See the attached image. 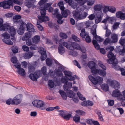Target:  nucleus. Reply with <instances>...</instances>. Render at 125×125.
<instances>
[{
    "label": "nucleus",
    "mask_w": 125,
    "mask_h": 125,
    "mask_svg": "<svg viewBox=\"0 0 125 125\" xmlns=\"http://www.w3.org/2000/svg\"><path fill=\"white\" fill-rule=\"evenodd\" d=\"M2 36L4 38L2 39V40L4 41L5 39H9L10 35L7 32H5L2 34Z\"/></svg>",
    "instance_id": "obj_31"
},
{
    "label": "nucleus",
    "mask_w": 125,
    "mask_h": 125,
    "mask_svg": "<svg viewBox=\"0 0 125 125\" xmlns=\"http://www.w3.org/2000/svg\"><path fill=\"white\" fill-rule=\"evenodd\" d=\"M89 78L93 84L96 85L98 83L101 84L103 83V78L100 76H97L94 77L91 75L89 76Z\"/></svg>",
    "instance_id": "obj_3"
},
{
    "label": "nucleus",
    "mask_w": 125,
    "mask_h": 125,
    "mask_svg": "<svg viewBox=\"0 0 125 125\" xmlns=\"http://www.w3.org/2000/svg\"><path fill=\"white\" fill-rule=\"evenodd\" d=\"M102 89L105 92L108 91L109 89L108 85L106 83H104L101 86Z\"/></svg>",
    "instance_id": "obj_23"
},
{
    "label": "nucleus",
    "mask_w": 125,
    "mask_h": 125,
    "mask_svg": "<svg viewBox=\"0 0 125 125\" xmlns=\"http://www.w3.org/2000/svg\"><path fill=\"white\" fill-rule=\"evenodd\" d=\"M94 38H95V40L97 41L98 42H101L104 40V39L103 38H101L100 36L97 35V36H95Z\"/></svg>",
    "instance_id": "obj_38"
},
{
    "label": "nucleus",
    "mask_w": 125,
    "mask_h": 125,
    "mask_svg": "<svg viewBox=\"0 0 125 125\" xmlns=\"http://www.w3.org/2000/svg\"><path fill=\"white\" fill-rule=\"evenodd\" d=\"M92 43L94 47L97 50H100V52L103 54H105L106 53L105 50L103 48H100V46L98 43L97 41L94 39L92 40Z\"/></svg>",
    "instance_id": "obj_6"
},
{
    "label": "nucleus",
    "mask_w": 125,
    "mask_h": 125,
    "mask_svg": "<svg viewBox=\"0 0 125 125\" xmlns=\"http://www.w3.org/2000/svg\"><path fill=\"white\" fill-rule=\"evenodd\" d=\"M11 61L13 63H17V60L16 56H13L11 59Z\"/></svg>",
    "instance_id": "obj_47"
},
{
    "label": "nucleus",
    "mask_w": 125,
    "mask_h": 125,
    "mask_svg": "<svg viewBox=\"0 0 125 125\" xmlns=\"http://www.w3.org/2000/svg\"><path fill=\"white\" fill-rule=\"evenodd\" d=\"M73 15L74 18L76 20H81V14L80 11H73Z\"/></svg>",
    "instance_id": "obj_14"
},
{
    "label": "nucleus",
    "mask_w": 125,
    "mask_h": 125,
    "mask_svg": "<svg viewBox=\"0 0 125 125\" xmlns=\"http://www.w3.org/2000/svg\"><path fill=\"white\" fill-rule=\"evenodd\" d=\"M72 84L71 82L65 84L63 85V88L65 91H67L70 90V89L72 88Z\"/></svg>",
    "instance_id": "obj_16"
},
{
    "label": "nucleus",
    "mask_w": 125,
    "mask_h": 125,
    "mask_svg": "<svg viewBox=\"0 0 125 125\" xmlns=\"http://www.w3.org/2000/svg\"><path fill=\"white\" fill-rule=\"evenodd\" d=\"M75 113L76 115L84 116L85 115V113L84 111L81 110H77L76 111Z\"/></svg>",
    "instance_id": "obj_24"
},
{
    "label": "nucleus",
    "mask_w": 125,
    "mask_h": 125,
    "mask_svg": "<svg viewBox=\"0 0 125 125\" xmlns=\"http://www.w3.org/2000/svg\"><path fill=\"white\" fill-rule=\"evenodd\" d=\"M31 73L29 75V77L33 81H37L40 76L41 72L40 70H38L35 72L34 73Z\"/></svg>",
    "instance_id": "obj_5"
},
{
    "label": "nucleus",
    "mask_w": 125,
    "mask_h": 125,
    "mask_svg": "<svg viewBox=\"0 0 125 125\" xmlns=\"http://www.w3.org/2000/svg\"><path fill=\"white\" fill-rule=\"evenodd\" d=\"M93 121L92 119H87L85 120V121L87 123L90 125H92L93 124Z\"/></svg>",
    "instance_id": "obj_55"
},
{
    "label": "nucleus",
    "mask_w": 125,
    "mask_h": 125,
    "mask_svg": "<svg viewBox=\"0 0 125 125\" xmlns=\"http://www.w3.org/2000/svg\"><path fill=\"white\" fill-rule=\"evenodd\" d=\"M96 66V64L93 61H90L88 64V66L90 69L95 67Z\"/></svg>",
    "instance_id": "obj_28"
},
{
    "label": "nucleus",
    "mask_w": 125,
    "mask_h": 125,
    "mask_svg": "<svg viewBox=\"0 0 125 125\" xmlns=\"http://www.w3.org/2000/svg\"><path fill=\"white\" fill-rule=\"evenodd\" d=\"M116 16L117 18H120L121 19H125V13H123L122 11H119L116 13Z\"/></svg>",
    "instance_id": "obj_17"
},
{
    "label": "nucleus",
    "mask_w": 125,
    "mask_h": 125,
    "mask_svg": "<svg viewBox=\"0 0 125 125\" xmlns=\"http://www.w3.org/2000/svg\"><path fill=\"white\" fill-rule=\"evenodd\" d=\"M64 73L65 76L70 77L71 76L72 73L70 71L65 70L63 72Z\"/></svg>",
    "instance_id": "obj_49"
},
{
    "label": "nucleus",
    "mask_w": 125,
    "mask_h": 125,
    "mask_svg": "<svg viewBox=\"0 0 125 125\" xmlns=\"http://www.w3.org/2000/svg\"><path fill=\"white\" fill-rule=\"evenodd\" d=\"M6 104L8 105H10V104H13V99L11 98H9L7 99L6 101Z\"/></svg>",
    "instance_id": "obj_60"
},
{
    "label": "nucleus",
    "mask_w": 125,
    "mask_h": 125,
    "mask_svg": "<svg viewBox=\"0 0 125 125\" xmlns=\"http://www.w3.org/2000/svg\"><path fill=\"white\" fill-rule=\"evenodd\" d=\"M40 13L42 17L44 16L46 13V9L44 7H40Z\"/></svg>",
    "instance_id": "obj_30"
},
{
    "label": "nucleus",
    "mask_w": 125,
    "mask_h": 125,
    "mask_svg": "<svg viewBox=\"0 0 125 125\" xmlns=\"http://www.w3.org/2000/svg\"><path fill=\"white\" fill-rule=\"evenodd\" d=\"M99 74L102 76H105L106 74V72L105 70L102 69H99L98 71Z\"/></svg>",
    "instance_id": "obj_29"
},
{
    "label": "nucleus",
    "mask_w": 125,
    "mask_h": 125,
    "mask_svg": "<svg viewBox=\"0 0 125 125\" xmlns=\"http://www.w3.org/2000/svg\"><path fill=\"white\" fill-rule=\"evenodd\" d=\"M72 38L73 40L75 42L78 41H79V39L75 35L72 34Z\"/></svg>",
    "instance_id": "obj_59"
},
{
    "label": "nucleus",
    "mask_w": 125,
    "mask_h": 125,
    "mask_svg": "<svg viewBox=\"0 0 125 125\" xmlns=\"http://www.w3.org/2000/svg\"><path fill=\"white\" fill-rule=\"evenodd\" d=\"M59 35L61 38L63 39H66L68 37L66 34L62 32H60Z\"/></svg>",
    "instance_id": "obj_43"
},
{
    "label": "nucleus",
    "mask_w": 125,
    "mask_h": 125,
    "mask_svg": "<svg viewBox=\"0 0 125 125\" xmlns=\"http://www.w3.org/2000/svg\"><path fill=\"white\" fill-rule=\"evenodd\" d=\"M5 40H2V41L6 44L9 45H12L13 44V42L11 41L10 40L8 39H5Z\"/></svg>",
    "instance_id": "obj_42"
},
{
    "label": "nucleus",
    "mask_w": 125,
    "mask_h": 125,
    "mask_svg": "<svg viewBox=\"0 0 125 125\" xmlns=\"http://www.w3.org/2000/svg\"><path fill=\"white\" fill-rule=\"evenodd\" d=\"M25 26H26L27 30L29 32L31 33L34 31L35 30L33 28V26L30 23H28L27 24H26L24 26L25 27Z\"/></svg>",
    "instance_id": "obj_10"
},
{
    "label": "nucleus",
    "mask_w": 125,
    "mask_h": 125,
    "mask_svg": "<svg viewBox=\"0 0 125 125\" xmlns=\"http://www.w3.org/2000/svg\"><path fill=\"white\" fill-rule=\"evenodd\" d=\"M46 62L47 65L49 66H51L52 63V60L49 58H48L46 59Z\"/></svg>",
    "instance_id": "obj_36"
},
{
    "label": "nucleus",
    "mask_w": 125,
    "mask_h": 125,
    "mask_svg": "<svg viewBox=\"0 0 125 125\" xmlns=\"http://www.w3.org/2000/svg\"><path fill=\"white\" fill-rule=\"evenodd\" d=\"M108 63L112 64V67L114 68L115 67L117 66V63L115 62V60H111V61H109V62H107Z\"/></svg>",
    "instance_id": "obj_44"
},
{
    "label": "nucleus",
    "mask_w": 125,
    "mask_h": 125,
    "mask_svg": "<svg viewBox=\"0 0 125 125\" xmlns=\"http://www.w3.org/2000/svg\"><path fill=\"white\" fill-rule=\"evenodd\" d=\"M118 89H116L114 90L112 93V96L114 97H116L119 96L120 93Z\"/></svg>",
    "instance_id": "obj_19"
},
{
    "label": "nucleus",
    "mask_w": 125,
    "mask_h": 125,
    "mask_svg": "<svg viewBox=\"0 0 125 125\" xmlns=\"http://www.w3.org/2000/svg\"><path fill=\"white\" fill-rule=\"evenodd\" d=\"M73 62L74 65L77 66L80 69L81 68V67L80 64L77 60H75L73 61Z\"/></svg>",
    "instance_id": "obj_61"
},
{
    "label": "nucleus",
    "mask_w": 125,
    "mask_h": 125,
    "mask_svg": "<svg viewBox=\"0 0 125 125\" xmlns=\"http://www.w3.org/2000/svg\"><path fill=\"white\" fill-rule=\"evenodd\" d=\"M102 5L100 4H97L94 6V9L96 11H99L101 10L102 8Z\"/></svg>",
    "instance_id": "obj_33"
},
{
    "label": "nucleus",
    "mask_w": 125,
    "mask_h": 125,
    "mask_svg": "<svg viewBox=\"0 0 125 125\" xmlns=\"http://www.w3.org/2000/svg\"><path fill=\"white\" fill-rule=\"evenodd\" d=\"M22 95L21 94H19L15 96L13 99V104L18 105L20 104L22 100Z\"/></svg>",
    "instance_id": "obj_7"
},
{
    "label": "nucleus",
    "mask_w": 125,
    "mask_h": 125,
    "mask_svg": "<svg viewBox=\"0 0 125 125\" xmlns=\"http://www.w3.org/2000/svg\"><path fill=\"white\" fill-rule=\"evenodd\" d=\"M71 114H69L67 115H64L63 118L67 120H69L70 118L71 117Z\"/></svg>",
    "instance_id": "obj_64"
},
{
    "label": "nucleus",
    "mask_w": 125,
    "mask_h": 125,
    "mask_svg": "<svg viewBox=\"0 0 125 125\" xmlns=\"http://www.w3.org/2000/svg\"><path fill=\"white\" fill-rule=\"evenodd\" d=\"M108 104L109 106H112L114 104V101L113 100L109 99L107 100Z\"/></svg>",
    "instance_id": "obj_51"
},
{
    "label": "nucleus",
    "mask_w": 125,
    "mask_h": 125,
    "mask_svg": "<svg viewBox=\"0 0 125 125\" xmlns=\"http://www.w3.org/2000/svg\"><path fill=\"white\" fill-rule=\"evenodd\" d=\"M110 85L111 87L115 89H119L120 87V83L116 80H112L109 81Z\"/></svg>",
    "instance_id": "obj_8"
},
{
    "label": "nucleus",
    "mask_w": 125,
    "mask_h": 125,
    "mask_svg": "<svg viewBox=\"0 0 125 125\" xmlns=\"http://www.w3.org/2000/svg\"><path fill=\"white\" fill-rule=\"evenodd\" d=\"M62 44H59V46L58 48V52L61 55H62L64 53L65 51V49L63 46V43Z\"/></svg>",
    "instance_id": "obj_11"
},
{
    "label": "nucleus",
    "mask_w": 125,
    "mask_h": 125,
    "mask_svg": "<svg viewBox=\"0 0 125 125\" xmlns=\"http://www.w3.org/2000/svg\"><path fill=\"white\" fill-rule=\"evenodd\" d=\"M113 68H114L116 71H120L121 72L124 70V69L123 68L120 67V66H118L117 65Z\"/></svg>",
    "instance_id": "obj_53"
},
{
    "label": "nucleus",
    "mask_w": 125,
    "mask_h": 125,
    "mask_svg": "<svg viewBox=\"0 0 125 125\" xmlns=\"http://www.w3.org/2000/svg\"><path fill=\"white\" fill-rule=\"evenodd\" d=\"M11 50L13 53H17L18 51V47L16 46H13Z\"/></svg>",
    "instance_id": "obj_41"
},
{
    "label": "nucleus",
    "mask_w": 125,
    "mask_h": 125,
    "mask_svg": "<svg viewBox=\"0 0 125 125\" xmlns=\"http://www.w3.org/2000/svg\"><path fill=\"white\" fill-rule=\"evenodd\" d=\"M35 2V0H27L25 1L24 4L28 8H30L32 7Z\"/></svg>",
    "instance_id": "obj_12"
},
{
    "label": "nucleus",
    "mask_w": 125,
    "mask_h": 125,
    "mask_svg": "<svg viewBox=\"0 0 125 125\" xmlns=\"http://www.w3.org/2000/svg\"><path fill=\"white\" fill-rule=\"evenodd\" d=\"M38 51L41 55L46 53V52L45 49L42 47H40L38 48Z\"/></svg>",
    "instance_id": "obj_34"
},
{
    "label": "nucleus",
    "mask_w": 125,
    "mask_h": 125,
    "mask_svg": "<svg viewBox=\"0 0 125 125\" xmlns=\"http://www.w3.org/2000/svg\"><path fill=\"white\" fill-rule=\"evenodd\" d=\"M48 85L51 88H53L54 86V84L53 81L51 80H49L48 82Z\"/></svg>",
    "instance_id": "obj_46"
},
{
    "label": "nucleus",
    "mask_w": 125,
    "mask_h": 125,
    "mask_svg": "<svg viewBox=\"0 0 125 125\" xmlns=\"http://www.w3.org/2000/svg\"><path fill=\"white\" fill-rule=\"evenodd\" d=\"M108 57L109 58L107 59V62H109V61L111 60H115V56L114 55L112 52H109L107 54Z\"/></svg>",
    "instance_id": "obj_13"
},
{
    "label": "nucleus",
    "mask_w": 125,
    "mask_h": 125,
    "mask_svg": "<svg viewBox=\"0 0 125 125\" xmlns=\"http://www.w3.org/2000/svg\"><path fill=\"white\" fill-rule=\"evenodd\" d=\"M13 21L14 24H18L20 26L23 23H24L25 25L26 24V23L23 22L22 20L21 19L18 20H14Z\"/></svg>",
    "instance_id": "obj_37"
},
{
    "label": "nucleus",
    "mask_w": 125,
    "mask_h": 125,
    "mask_svg": "<svg viewBox=\"0 0 125 125\" xmlns=\"http://www.w3.org/2000/svg\"><path fill=\"white\" fill-rule=\"evenodd\" d=\"M29 72L30 73H34L35 71V67L33 65H31L28 67Z\"/></svg>",
    "instance_id": "obj_35"
},
{
    "label": "nucleus",
    "mask_w": 125,
    "mask_h": 125,
    "mask_svg": "<svg viewBox=\"0 0 125 125\" xmlns=\"http://www.w3.org/2000/svg\"><path fill=\"white\" fill-rule=\"evenodd\" d=\"M119 43L122 46H124L125 44V39H122L121 37L119 40Z\"/></svg>",
    "instance_id": "obj_54"
},
{
    "label": "nucleus",
    "mask_w": 125,
    "mask_h": 125,
    "mask_svg": "<svg viewBox=\"0 0 125 125\" xmlns=\"http://www.w3.org/2000/svg\"><path fill=\"white\" fill-rule=\"evenodd\" d=\"M8 31L9 33L10 34V36L12 37H13L16 32L15 29L13 27H11Z\"/></svg>",
    "instance_id": "obj_22"
},
{
    "label": "nucleus",
    "mask_w": 125,
    "mask_h": 125,
    "mask_svg": "<svg viewBox=\"0 0 125 125\" xmlns=\"http://www.w3.org/2000/svg\"><path fill=\"white\" fill-rule=\"evenodd\" d=\"M4 27H3L1 30V31H7L10 30V29L11 27L7 23H5L3 25Z\"/></svg>",
    "instance_id": "obj_20"
},
{
    "label": "nucleus",
    "mask_w": 125,
    "mask_h": 125,
    "mask_svg": "<svg viewBox=\"0 0 125 125\" xmlns=\"http://www.w3.org/2000/svg\"><path fill=\"white\" fill-rule=\"evenodd\" d=\"M13 3L20 5H21L18 0H5L0 2V7L4 9H9L11 6H13Z\"/></svg>",
    "instance_id": "obj_2"
},
{
    "label": "nucleus",
    "mask_w": 125,
    "mask_h": 125,
    "mask_svg": "<svg viewBox=\"0 0 125 125\" xmlns=\"http://www.w3.org/2000/svg\"><path fill=\"white\" fill-rule=\"evenodd\" d=\"M33 52H28L25 54L24 57L25 59H29L30 58L33 56Z\"/></svg>",
    "instance_id": "obj_18"
},
{
    "label": "nucleus",
    "mask_w": 125,
    "mask_h": 125,
    "mask_svg": "<svg viewBox=\"0 0 125 125\" xmlns=\"http://www.w3.org/2000/svg\"><path fill=\"white\" fill-rule=\"evenodd\" d=\"M47 57L46 53L43 54H42L41 57V60L42 61L44 60Z\"/></svg>",
    "instance_id": "obj_58"
},
{
    "label": "nucleus",
    "mask_w": 125,
    "mask_h": 125,
    "mask_svg": "<svg viewBox=\"0 0 125 125\" xmlns=\"http://www.w3.org/2000/svg\"><path fill=\"white\" fill-rule=\"evenodd\" d=\"M98 70L99 69H97L96 68V66L91 69V73L94 74H96L98 73Z\"/></svg>",
    "instance_id": "obj_48"
},
{
    "label": "nucleus",
    "mask_w": 125,
    "mask_h": 125,
    "mask_svg": "<svg viewBox=\"0 0 125 125\" xmlns=\"http://www.w3.org/2000/svg\"><path fill=\"white\" fill-rule=\"evenodd\" d=\"M69 78L66 76L63 77L61 79V82L62 83H64L65 84L68 83V81Z\"/></svg>",
    "instance_id": "obj_39"
},
{
    "label": "nucleus",
    "mask_w": 125,
    "mask_h": 125,
    "mask_svg": "<svg viewBox=\"0 0 125 125\" xmlns=\"http://www.w3.org/2000/svg\"><path fill=\"white\" fill-rule=\"evenodd\" d=\"M98 65L102 69L104 70H106V67L100 61L98 63Z\"/></svg>",
    "instance_id": "obj_62"
},
{
    "label": "nucleus",
    "mask_w": 125,
    "mask_h": 125,
    "mask_svg": "<svg viewBox=\"0 0 125 125\" xmlns=\"http://www.w3.org/2000/svg\"><path fill=\"white\" fill-rule=\"evenodd\" d=\"M63 43L64 46L66 47L67 49L73 50L75 49L80 50L83 53H85L86 51L84 47L81 48L80 45L76 42H64Z\"/></svg>",
    "instance_id": "obj_1"
},
{
    "label": "nucleus",
    "mask_w": 125,
    "mask_h": 125,
    "mask_svg": "<svg viewBox=\"0 0 125 125\" xmlns=\"http://www.w3.org/2000/svg\"><path fill=\"white\" fill-rule=\"evenodd\" d=\"M88 15L87 12L85 11H83L82 12V14H81V19H83L85 18Z\"/></svg>",
    "instance_id": "obj_45"
},
{
    "label": "nucleus",
    "mask_w": 125,
    "mask_h": 125,
    "mask_svg": "<svg viewBox=\"0 0 125 125\" xmlns=\"http://www.w3.org/2000/svg\"><path fill=\"white\" fill-rule=\"evenodd\" d=\"M80 119V117L79 116H74L73 117V120L75 122H79Z\"/></svg>",
    "instance_id": "obj_56"
},
{
    "label": "nucleus",
    "mask_w": 125,
    "mask_h": 125,
    "mask_svg": "<svg viewBox=\"0 0 125 125\" xmlns=\"http://www.w3.org/2000/svg\"><path fill=\"white\" fill-rule=\"evenodd\" d=\"M59 92L61 95L63 99L64 100H66L67 98V94L63 91L61 90H59Z\"/></svg>",
    "instance_id": "obj_25"
},
{
    "label": "nucleus",
    "mask_w": 125,
    "mask_h": 125,
    "mask_svg": "<svg viewBox=\"0 0 125 125\" xmlns=\"http://www.w3.org/2000/svg\"><path fill=\"white\" fill-rule=\"evenodd\" d=\"M66 93L67 96L69 97L73 98L75 97V95L74 93L71 90L66 91Z\"/></svg>",
    "instance_id": "obj_21"
},
{
    "label": "nucleus",
    "mask_w": 125,
    "mask_h": 125,
    "mask_svg": "<svg viewBox=\"0 0 125 125\" xmlns=\"http://www.w3.org/2000/svg\"><path fill=\"white\" fill-rule=\"evenodd\" d=\"M40 36L37 35L35 36L32 39V41L33 43L36 44L40 41Z\"/></svg>",
    "instance_id": "obj_27"
},
{
    "label": "nucleus",
    "mask_w": 125,
    "mask_h": 125,
    "mask_svg": "<svg viewBox=\"0 0 125 125\" xmlns=\"http://www.w3.org/2000/svg\"><path fill=\"white\" fill-rule=\"evenodd\" d=\"M31 45L30 47V49L31 50H34L37 49L38 47L36 45L33 44Z\"/></svg>",
    "instance_id": "obj_57"
},
{
    "label": "nucleus",
    "mask_w": 125,
    "mask_h": 125,
    "mask_svg": "<svg viewBox=\"0 0 125 125\" xmlns=\"http://www.w3.org/2000/svg\"><path fill=\"white\" fill-rule=\"evenodd\" d=\"M38 100H35L32 102V104L33 106L36 107L38 108L37 106L38 105Z\"/></svg>",
    "instance_id": "obj_63"
},
{
    "label": "nucleus",
    "mask_w": 125,
    "mask_h": 125,
    "mask_svg": "<svg viewBox=\"0 0 125 125\" xmlns=\"http://www.w3.org/2000/svg\"><path fill=\"white\" fill-rule=\"evenodd\" d=\"M116 9L115 7L113 6L110 7L108 9V11L112 13H114L115 12Z\"/></svg>",
    "instance_id": "obj_50"
},
{
    "label": "nucleus",
    "mask_w": 125,
    "mask_h": 125,
    "mask_svg": "<svg viewBox=\"0 0 125 125\" xmlns=\"http://www.w3.org/2000/svg\"><path fill=\"white\" fill-rule=\"evenodd\" d=\"M62 14L64 18H66L68 15L70 14L71 12L68 9H66L63 12H62Z\"/></svg>",
    "instance_id": "obj_26"
},
{
    "label": "nucleus",
    "mask_w": 125,
    "mask_h": 125,
    "mask_svg": "<svg viewBox=\"0 0 125 125\" xmlns=\"http://www.w3.org/2000/svg\"><path fill=\"white\" fill-rule=\"evenodd\" d=\"M38 104L37 106L38 108L41 107H43L44 105V102L42 100H38Z\"/></svg>",
    "instance_id": "obj_40"
},
{
    "label": "nucleus",
    "mask_w": 125,
    "mask_h": 125,
    "mask_svg": "<svg viewBox=\"0 0 125 125\" xmlns=\"http://www.w3.org/2000/svg\"><path fill=\"white\" fill-rule=\"evenodd\" d=\"M112 40L111 41L109 38H106L104 41L103 44L105 45H107L108 43H115L118 41V36L115 34H113L111 36Z\"/></svg>",
    "instance_id": "obj_4"
},
{
    "label": "nucleus",
    "mask_w": 125,
    "mask_h": 125,
    "mask_svg": "<svg viewBox=\"0 0 125 125\" xmlns=\"http://www.w3.org/2000/svg\"><path fill=\"white\" fill-rule=\"evenodd\" d=\"M38 18L40 20H42V21H49V19L48 17L46 16L42 17L40 16H38Z\"/></svg>",
    "instance_id": "obj_32"
},
{
    "label": "nucleus",
    "mask_w": 125,
    "mask_h": 125,
    "mask_svg": "<svg viewBox=\"0 0 125 125\" xmlns=\"http://www.w3.org/2000/svg\"><path fill=\"white\" fill-rule=\"evenodd\" d=\"M91 33L93 36L94 38L95 36H97L96 28H94V30L91 29Z\"/></svg>",
    "instance_id": "obj_52"
},
{
    "label": "nucleus",
    "mask_w": 125,
    "mask_h": 125,
    "mask_svg": "<svg viewBox=\"0 0 125 125\" xmlns=\"http://www.w3.org/2000/svg\"><path fill=\"white\" fill-rule=\"evenodd\" d=\"M15 66L17 69H18V73L22 76H23L25 74V72L24 69L21 68V65L19 64L17 65H15Z\"/></svg>",
    "instance_id": "obj_9"
},
{
    "label": "nucleus",
    "mask_w": 125,
    "mask_h": 125,
    "mask_svg": "<svg viewBox=\"0 0 125 125\" xmlns=\"http://www.w3.org/2000/svg\"><path fill=\"white\" fill-rule=\"evenodd\" d=\"M25 25L24 23H23L20 25V28L17 31V32L19 34L21 35L23 34L24 33V31L25 29L24 26Z\"/></svg>",
    "instance_id": "obj_15"
}]
</instances>
